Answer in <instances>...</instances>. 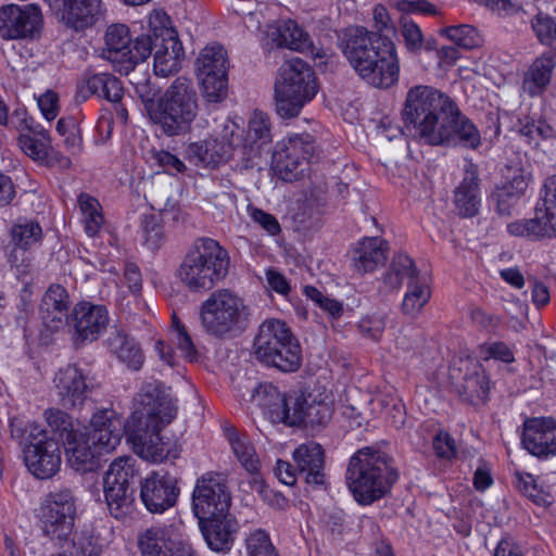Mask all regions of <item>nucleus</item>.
Here are the masks:
<instances>
[{
	"instance_id": "obj_1",
	"label": "nucleus",
	"mask_w": 556,
	"mask_h": 556,
	"mask_svg": "<svg viewBox=\"0 0 556 556\" xmlns=\"http://www.w3.org/2000/svg\"><path fill=\"white\" fill-rule=\"evenodd\" d=\"M374 27L353 25L339 36V48L351 67L367 84L389 88L399 80L400 64L396 47L386 33L394 31L388 9L376 4L372 10Z\"/></svg>"
},
{
	"instance_id": "obj_2",
	"label": "nucleus",
	"mask_w": 556,
	"mask_h": 556,
	"mask_svg": "<svg viewBox=\"0 0 556 556\" xmlns=\"http://www.w3.org/2000/svg\"><path fill=\"white\" fill-rule=\"evenodd\" d=\"M136 414L142 427L132 430L127 440L142 459L163 463L179 457L181 447L161 434V430L177 415L176 400L170 388L153 380L144 382L134 399Z\"/></svg>"
},
{
	"instance_id": "obj_3",
	"label": "nucleus",
	"mask_w": 556,
	"mask_h": 556,
	"mask_svg": "<svg viewBox=\"0 0 556 556\" xmlns=\"http://www.w3.org/2000/svg\"><path fill=\"white\" fill-rule=\"evenodd\" d=\"M345 479L356 502L370 505L390 493L399 472L391 455L378 445H370L350 458Z\"/></svg>"
},
{
	"instance_id": "obj_4",
	"label": "nucleus",
	"mask_w": 556,
	"mask_h": 556,
	"mask_svg": "<svg viewBox=\"0 0 556 556\" xmlns=\"http://www.w3.org/2000/svg\"><path fill=\"white\" fill-rule=\"evenodd\" d=\"M228 251L212 238L197 239L178 269L181 281L191 291H208L228 275Z\"/></svg>"
},
{
	"instance_id": "obj_5",
	"label": "nucleus",
	"mask_w": 556,
	"mask_h": 556,
	"mask_svg": "<svg viewBox=\"0 0 556 556\" xmlns=\"http://www.w3.org/2000/svg\"><path fill=\"white\" fill-rule=\"evenodd\" d=\"M11 438L18 442L28 471L37 479L54 477L62 464L61 445L36 422H25L14 417L10 421Z\"/></svg>"
},
{
	"instance_id": "obj_6",
	"label": "nucleus",
	"mask_w": 556,
	"mask_h": 556,
	"mask_svg": "<svg viewBox=\"0 0 556 556\" xmlns=\"http://www.w3.org/2000/svg\"><path fill=\"white\" fill-rule=\"evenodd\" d=\"M253 355L262 365L281 372H295L302 365L301 345L280 319H266L253 340Z\"/></svg>"
},
{
	"instance_id": "obj_7",
	"label": "nucleus",
	"mask_w": 556,
	"mask_h": 556,
	"mask_svg": "<svg viewBox=\"0 0 556 556\" xmlns=\"http://www.w3.org/2000/svg\"><path fill=\"white\" fill-rule=\"evenodd\" d=\"M453 102L450 96L432 86L409 88L402 111L405 130L426 142Z\"/></svg>"
},
{
	"instance_id": "obj_8",
	"label": "nucleus",
	"mask_w": 556,
	"mask_h": 556,
	"mask_svg": "<svg viewBox=\"0 0 556 556\" xmlns=\"http://www.w3.org/2000/svg\"><path fill=\"white\" fill-rule=\"evenodd\" d=\"M316 93L315 73L305 61L294 58L281 65L275 83V110L279 117L299 116Z\"/></svg>"
},
{
	"instance_id": "obj_9",
	"label": "nucleus",
	"mask_w": 556,
	"mask_h": 556,
	"mask_svg": "<svg viewBox=\"0 0 556 556\" xmlns=\"http://www.w3.org/2000/svg\"><path fill=\"white\" fill-rule=\"evenodd\" d=\"M160 104L151 122L164 135L174 137L190 130L199 110L198 93L190 79L177 77L160 97Z\"/></svg>"
},
{
	"instance_id": "obj_10",
	"label": "nucleus",
	"mask_w": 556,
	"mask_h": 556,
	"mask_svg": "<svg viewBox=\"0 0 556 556\" xmlns=\"http://www.w3.org/2000/svg\"><path fill=\"white\" fill-rule=\"evenodd\" d=\"M248 315L243 300L228 289L211 293L200 308L204 330L216 338L243 330Z\"/></svg>"
},
{
	"instance_id": "obj_11",
	"label": "nucleus",
	"mask_w": 556,
	"mask_h": 556,
	"mask_svg": "<svg viewBox=\"0 0 556 556\" xmlns=\"http://www.w3.org/2000/svg\"><path fill=\"white\" fill-rule=\"evenodd\" d=\"M103 58L124 75L129 74L136 65L146 61L152 53V36L143 34L135 39L125 24H112L104 35Z\"/></svg>"
},
{
	"instance_id": "obj_12",
	"label": "nucleus",
	"mask_w": 556,
	"mask_h": 556,
	"mask_svg": "<svg viewBox=\"0 0 556 556\" xmlns=\"http://www.w3.org/2000/svg\"><path fill=\"white\" fill-rule=\"evenodd\" d=\"M76 503L73 491L62 486L50 491L40 507V528L50 540L62 547L73 534Z\"/></svg>"
},
{
	"instance_id": "obj_13",
	"label": "nucleus",
	"mask_w": 556,
	"mask_h": 556,
	"mask_svg": "<svg viewBox=\"0 0 556 556\" xmlns=\"http://www.w3.org/2000/svg\"><path fill=\"white\" fill-rule=\"evenodd\" d=\"M222 139L233 148V155L242 161L243 167H252L253 160L271 142L269 116L254 111L245 132L235 124L226 125Z\"/></svg>"
},
{
	"instance_id": "obj_14",
	"label": "nucleus",
	"mask_w": 556,
	"mask_h": 556,
	"mask_svg": "<svg viewBox=\"0 0 556 556\" xmlns=\"http://www.w3.org/2000/svg\"><path fill=\"white\" fill-rule=\"evenodd\" d=\"M195 73L206 103H220L228 96V56L219 45H208L195 60Z\"/></svg>"
},
{
	"instance_id": "obj_15",
	"label": "nucleus",
	"mask_w": 556,
	"mask_h": 556,
	"mask_svg": "<svg viewBox=\"0 0 556 556\" xmlns=\"http://www.w3.org/2000/svg\"><path fill=\"white\" fill-rule=\"evenodd\" d=\"M507 231L532 240L556 237V174L544 179L534 217L509 223Z\"/></svg>"
},
{
	"instance_id": "obj_16",
	"label": "nucleus",
	"mask_w": 556,
	"mask_h": 556,
	"mask_svg": "<svg viewBox=\"0 0 556 556\" xmlns=\"http://www.w3.org/2000/svg\"><path fill=\"white\" fill-rule=\"evenodd\" d=\"M318 148L311 134H295L277 142L271 155L276 174L286 181L296 179L305 163L317 157Z\"/></svg>"
},
{
	"instance_id": "obj_17",
	"label": "nucleus",
	"mask_w": 556,
	"mask_h": 556,
	"mask_svg": "<svg viewBox=\"0 0 556 556\" xmlns=\"http://www.w3.org/2000/svg\"><path fill=\"white\" fill-rule=\"evenodd\" d=\"M425 143L431 146L459 144L468 149H477L481 143V136L477 126L462 113L454 101Z\"/></svg>"
},
{
	"instance_id": "obj_18",
	"label": "nucleus",
	"mask_w": 556,
	"mask_h": 556,
	"mask_svg": "<svg viewBox=\"0 0 556 556\" xmlns=\"http://www.w3.org/2000/svg\"><path fill=\"white\" fill-rule=\"evenodd\" d=\"M230 504L231 495L222 475L211 472L198 479L192 493V508L199 520L224 516Z\"/></svg>"
},
{
	"instance_id": "obj_19",
	"label": "nucleus",
	"mask_w": 556,
	"mask_h": 556,
	"mask_svg": "<svg viewBox=\"0 0 556 556\" xmlns=\"http://www.w3.org/2000/svg\"><path fill=\"white\" fill-rule=\"evenodd\" d=\"M42 28V14L35 4L0 8V37L4 40L36 39Z\"/></svg>"
},
{
	"instance_id": "obj_20",
	"label": "nucleus",
	"mask_w": 556,
	"mask_h": 556,
	"mask_svg": "<svg viewBox=\"0 0 556 556\" xmlns=\"http://www.w3.org/2000/svg\"><path fill=\"white\" fill-rule=\"evenodd\" d=\"M180 489L178 479L167 470L152 471L140 483V497L152 514H162L177 503Z\"/></svg>"
},
{
	"instance_id": "obj_21",
	"label": "nucleus",
	"mask_w": 556,
	"mask_h": 556,
	"mask_svg": "<svg viewBox=\"0 0 556 556\" xmlns=\"http://www.w3.org/2000/svg\"><path fill=\"white\" fill-rule=\"evenodd\" d=\"M109 312L104 305L91 302H78L68 318V325L74 331L75 344L96 341L109 325Z\"/></svg>"
},
{
	"instance_id": "obj_22",
	"label": "nucleus",
	"mask_w": 556,
	"mask_h": 556,
	"mask_svg": "<svg viewBox=\"0 0 556 556\" xmlns=\"http://www.w3.org/2000/svg\"><path fill=\"white\" fill-rule=\"evenodd\" d=\"M152 36V51H154V73L167 77L180 70L185 56L184 48L173 28L154 29Z\"/></svg>"
},
{
	"instance_id": "obj_23",
	"label": "nucleus",
	"mask_w": 556,
	"mask_h": 556,
	"mask_svg": "<svg viewBox=\"0 0 556 556\" xmlns=\"http://www.w3.org/2000/svg\"><path fill=\"white\" fill-rule=\"evenodd\" d=\"M54 382L60 404L67 409L80 408L93 388L88 376L76 365L60 369Z\"/></svg>"
},
{
	"instance_id": "obj_24",
	"label": "nucleus",
	"mask_w": 556,
	"mask_h": 556,
	"mask_svg": "<svg viewBox=\"0 0 556 556\" xmlns=\"http://www.w3.org/2000/svg\"><path fill=\"white\" fill-rule=\"evenodd\" d=\"M521 443L534 456L556 455V419L552 417L528 418L523 422Z\"/></svg>"
},
{
	"instance_id": "obj_25",
	"label": "nucleus",
	"mask_w": 556,
	"mask_h": 556,
	"mask_svg": "<svg viewBox=\"0 0 556 556\" xmlns=\"http://www.w3.org/2000/svg\"><path fill=\"white\" fill-rule=\"evenodd\" d=\"M138 544L143 556H192L191 546L177 538L172 526L147 529Z\"/></svg>"
},
{
	"instance_id": "obj_26",
	"label": "nucleus",
	"mask_w": 556,
	"mask_h": 556,
	"mask_svg": "<svg viewBox=\"0 0 556 556\" xmlns=\"http://www.w3.org/2000/svg\"><path fill=\"white\" fill-rule=\"evenodd\" d=\"M91 430L86 432L100 453H111L119 445L125 433L123 419L113 409L96 412L90 419Z\"/></svg>"
},
{
	"instance_id": "obj_27",
	"label": "nucleus",
	"mask_w": 556,
	"mask_h": 556,
	"mask_svg": "<svg viewBox=\"0 0 556 556\" xmlns=\"http://www.w3.org/2000/svg\"><path fill=\"white\" fill-rule=\"evenodd\" d=\"M50 4L61 2L60 14L63 24L76 31L92 28L103 20L105 9L102 0H47Z\"/></svg>"
},
{
	"instance_id": "obj_28",
	"label": "nucleus",
	"mask_w": 556,
	"mask_h": 556,
	"mask_svg": "<svg viewBox=\"0 0 556 556\" xmlns=\"http://www.w3.org/2000/svg\"><path fill=\"white\" fill-rule=\"evenodd\" d=\"M298 473L306 484L315 489H326L325 451L314 441L300 444L292 453Z\"/></svg>"
},
{
	"instance_id": "obj_29",
	"label": "nucleus",
	"mask_w": 556,
	"mask_h": 556,
	"mask_svg": "<svg viewBox=\"0 0 556 556\" xmlns=\"http://www.w3.org/2000/svg\"><path fill=\"white\" fill-rule=\"evenodd\" d=\"M465 370L462 381L455 384L458 395L467 403L485 402L490 390L489 379L478 362H462L458 371Z\"/></svg>"
},
{
	"instance_id": "obj_30",
	"label": "nucleus",
	"mask_w": 556,
	"mask_h": 556,
	"mask_svg": "<svg viewBox=\"0 0 556 556\" xmlns=\"http://www.w3.org/2000/svg\"><path fill=\"white\" fill-rule=\"evenodd\" d=\"M70 298L61 285H51L45 292L40 304V317L43 324L53 330L67 324Z\"/></svg>"
},
{
	"instance_id": "obj_31",
	"label": "nucleus",
	"mask_w": 556,
	"mask_h": 556,
	"mask_svg": "<svg viewBox=\"0 0 556 556\" xmlns=\"http://www.w3.org/2000/svg\"><path fill=\"white\" fill-rule=\"evenodd\" d=\"M199 525L204 540L212 551L225 553L231 548L237 522L228 513L224 516L203 518L199 520Z\"/></svg>"
},
{
	"instance_id": "obj_32",
	"label": "nucleus",
	"mask_w": 556,
	"mask_h": 556,
	"mask_svg": "<svg viewBox=\"0 0 556 556\" xmlns=\"http://www.w3.org/2000/svg\"><path fill=\"white\" fill-rule=\"evenodd\" d=\"M480 202L478 168L469 163L465 167L463 180L454 191V204L458 215L472 217L478 214Z\"/></svg>"
},
{
	"instance_id": "obj_33",
	"label": "nucleus",
	"mask_w": 556,
	"mask_h": 556,
	"mask_svg": "<svg viewBox=\"0 0 556 556\" xmlns=\"http://www.w3.org/2000/svg\"><path fill=\"white\" fill-rule=\"evenodd\" d=\"M388 242L378 237L364 238L352 252V262L359 274L371 273L386 264Z\"/></svg>"
},
{
	"instance_id": "obj_34",
	"label": "nucleus",
	"mask_w": 556,
	"mask_h": 556,
	"mask_svg": "<svg viewBox=\"0 0 556 556\" xmlns=\"http://www.w3.org/2000/svg\"><path fill=\"white\" fill-rule=\"evenodd\" d=\"M267 37L278 48L305 52L312 49L309 35L293 20H280L268 26Z\"/></svg>"
},
{
	"instance_id": "obj_35",
	"label": "nucleus",
	"mask_w": 556,
	"mask_h": 556,
	"mask_svg": "<svg viewBox=\"0 0 556 556\" xmlns=\"http://www.w3.org/2000/svg\"><path fill=\"white\" fill-rule=\"evenodd\" d=\"M64 447L67 463L74 470L87 472L98 466L101 453L86 432L80 431L64 442Z\"/></svg>"
},
{
	"instance_id": "obj_36",
	"label": "nucleus",
	"mask_w": 556,
	"mask_h": 556,
	"mask_svg": "<svg viewBox=\"0 0 556 556\" xmlns=\"http://www.w3.org/2000/svg\"><path fill=\"white\" fill-rule=\"evenodd\" d=\"M109 350L128 368L139 370L144 362V356L138 342L125 330L114 327L108 339Z\"/></svg>"
},
{
	"instance_id": "obj_37",
	"label": "nucleus",
	"mask_w": 556,
	"mask_h": 556,
	"mask_svg": "<svg viewBox=\"0 0 556 556\" xmlns=\"http://www.w3.org/2000/svg\"><path fill=\"white\" fill-rule=\"evenodd\" d=\"M92 94L110 102H118L123 97V87L112 74H86L85 81L78 86L77 97L87 100Z\"/></svg>"
},
{
	"instance_id": "obj_38",
	"label": "nucleus",
	"mask_w": 556,
	"mask_h": 556,
	"mask_svg": "<svg viewBox=\"0 0 556 556\" xmlns=\"http://www.w3.org/2000/svg\"><path fill=\"white\" fill-rule=\"evenodd\" d=\"M555 66V51L545 52L536 58L526 74L523 90L531 97L541 94L551 83Z\"/></svg>"
},
{
	"instance_id": "obj_39",
	"label": "nucleus",
	"mask_w": 556,
	"mask_h": 556,
	"mask_svg": "<svg viewBox=\"0 0 556 556\" xmlns=\"http://www.w3.org/2000/svg\"><path fill=\"white\" fill-rule=\"evenodd\" d=\"M286 393L273 383H261L254 392V400L264 409L269 420L274 424L283 422L288 424L289 416L282 408L285 403Z\"/></svg>"
},
{
	"instance_id": "obj_40",
	"label": "nucleus",
	"mask_w": 556,
	"mask_h": 556,
	"mask_svg": "<svg viewBox=\"0 0 556 556\" xmlns=\"http://www.w3.org/2000/svg\"><path fill=\"white\" fill-rule=\"evenodd\" d=\"M223 141L224 144H220L217 139L208 138L200 142H193L189 144L188 152L205 166H216L229 157L237 159L233 155V148L224 139Z\"/></svg>"
},
{
	"instance_id": "obj_41",
	"label": "nucleus",
	"mask_w": 556,
	"mask_h": 556,
	"mask_svg": "<svg viewBox=\"0 0 556 556\" xmlns=\"http://www.w3.org/2000/svg\"><path fill=\"white\" fill-rule=\"evenodd\" d=\"M330 406L321 401H316L311 395L306 396L303 413H291L288 426H320L326 424L331 417Z\"/></svg>"
},
{
	"instance_id": "obj_42",
	"label": "nucleus",
	"mask_w": 556,
	"mask_h": 556,
	"mask_svg": "<svg viewBox=\"0 0 556 556\" xmlns=\"http://www.w3.org/2000/svg\"><path fill=\"white\" fill-rule=\"evenodd\" d=\"M400 35L405 48L413 54H419L422 50L435 49V39L425 37L418 24L407 16H402L399 22Z\"/></svg>"
},
{
	"instance_id": "obj_43",
	"label": "nucleus",
	"mask_w": 556,
	"mask_h": 556,
	"mask_svg": "<svg viewBox=\"0 0 556 556\" xmlns=\"http://www.w3.org/2000/svg\"><path fill=\"white\" fill-rule=\"evenodd\" d=\"M139 476L136 460L130 456L114 459L103 477V484L123 485L134 488Z\"/></svg>"
},
{
	"instance_id": "obj_44",
	"label": "nucleus",
	"mask_w": 556,
	"mask_h": 556,
	"mask_svg": "<svg viewBox=\"0 0 556 556\" xmlns=\"http://www.w3.org/2000/svg\"><path fill=\"white\" fill-rule=\"evenodd\" d=\"M134 492V488L103 484L105 503L114 518L122 519L130 513L135 500Z\"/></svg>"
},
{
	"instance_id": "obj_45",
	"label": "nucleus",
	"mask_w": 556,
	"mask_h": 556,
	"mask_svg": "<svg viewBox=\"0 0 556 556\" xmlns=\"http://www.w3.org/2000/svg\"><path fill=\"white\" fill-rule=\"evenodd\" d=\"M431 292L426 279L416 276L408 280L407 291L402 303V311L409 316L417 315L430 300Z\"/></svg>"
},
{
	"instance_id": "obj_46",
	"label": "nucleus",
	"mask_w": 556,
	"mask_h": 556,
	"mask_svg": "<svg viewBox=\"0 0 556 556\" xmlns=\"http://www.w3.org/2000/svg\"><path fill=\"white\" fill-rule=\"evenodd\" d=\"M414 261L405 254H396L391 263L389 270L383 275L382 281L389 290L399 289L404 279H414L418 276Z\"/></svg>"
},
{
	"instance_id": "obj_47",
	"label": "nucleus",
	"mask_w": 556,
	"mask_h": 556,
	"mask_svg": "<svg viewBox=\"0 0 556 556\" xmlns=\"http://www.w3.org/2000/svg\"><path fill=\"white\" fill-rule=\"evenodd\" d=\"M229 442L237 459L251 473V477L260 476L261 462L248 437L232 432L229 434Z\"/></svg>"
},
{
	"instance_id": "obj_48",
	"label": "nucleus",
	"mask_w": 556,
	"mask_h": 556,
	"mask_svg": "<svg viewBox=\"0 0 556 556\" xmlns=\"http://www.w3.org/2000/svg\"><path fill=\"white\" fill-rule=\"evenodd\" d=\"M45 420L53 434H58L64 442L74 438L81 431L78 424L65 412L59 408H48L43 413Z\"/></svg>"
},
{
	"instance_id": "obj_49",
	"label": "nucleus",
	"mask_w": 556,
	"mask_h": 556,
	"mask_svg": "<svg viewBox=\"0 0 556 556\" xmlns=\"http://www.w3.org/2000/svg\"><path fill=\"white\" fill-rule=\"evenodd\" d=\"M135 92L141 100L143 108L151 121L160 104L161 88L153 84L149 77L141 76L132 81Z\"/></svg>"
},
{
	"instance_id": "obj_50",
	"label": "nucleus",
	"mask_w": 556,
	"mask_h": 556,
	"mask_svg": "<svg viewBox=\"0 0 556 556\" xmlns=\"http://www.w3.org/2000/svg\"><path fill=\"white\" fill-rule=\"evenodd\" d=\"M504 181L502 188L513 191L521 197L528 189L530 174L526 172L520 162L510 161L503 169Z\"/></svg>"
},
{
	"instance_id": "obj_51",
	"label": "nucleus",
	"mask_w": 556,
	"mask_h": 556,
	"mask_svg": "<svg viewBox=\"0 0 556 556\" xmlns=\"http://www.w3.org/2000/svg\"><path fill=\"white\" fill-rule=\"evenodd\" d=\"M444 33L455 46L467 50L478 48L483 42L478 29L471 25L450 26Z\"/></svg>"
},
{
	"instance_id": "obj_52",
	"label": "nucleus",
	"mask_w": 556,
	"mask_h": 556,
	"mask_svg": "<svg viewBox=\"0 0 556 556\" xmlns=\"http://www.w3.org/2000/svg\"><path fill=\"white\" fill-rule=\"evenodd\" d=\"M514 484L529 500H531L538 506L549 505V495L542 491L538 484L535 478L530 473L515 472Z\"/></svg>"
},
{
	"instance_id": "obj_53",
	"label": "nucleus",
	"mask_w": 556,
	"mask_h": 556,
	"mask_svg": "<svg viewBox=\"0 0 556 556\" xmlns=\"http://www.w3.org/2000/svg\"><path fill=\"white\" fill-rule=\"evenodd\" d=\"M245 556H278V553L269 534L263 529H255L245 538Z\"/></svg>"
},
{
	"instance_id": "obj_54",
	"label": "nucleus",
	"mask_w": 556,
	"mask_h": 556,
	"mask_svg": "<svg viewBox=\"0 0 556 556\" xmlns=\"http://www.w3.org/2000/svg\"><path fill=\"white\" fill-rule=\"evenodd\" d=\"M538 40L552 49H556V20L548 14L538 13L531 21Z\"/></svg>"
},
{
	"instance_id": "obj_55",
	"label": "nucleus",
	"mask_w": 556,
	"mask_h": 556,
	"mask_svg": "<svg viewBox=\"0 0 556 556\" xmlns=\"http://www.w3.org/2000/svg\"><path fill=\"white\" fill-rule=\"evenodd\" d=\"M249 485L251 490L255 491L270 507L279 510H283L288 507V500L281 493L268 488L261 476L251 477Z\"/></svg>"
},
{
	"instance_id": "obj_56",
	"label": "nucleus",
	"mask_w": 556,
	"mask_h": 556,
	"mask_svg": "<svg viewBox=\"0 0 556 556\" xmlns=\"http://www.w3.org/2000/svg\"><path fill=\"white\" fill-rule=\"evenodd\" d=\"M520 135L530 144L539 146L540 140L552 139L556 136L555 129L545 121H529L520 128Z\"/></svg>"
},
{
	"instance_id": "obj_57",
	"label": "nucleus",
	"mask_w": 556,
	"mask_h": 556,
	"mask_svg": "<svg viewBox=\"0 0 556 556\" xmlns=\"http://www.w3.org/2000/svg\"><path fill=\"white\" fill-rule=\"evenodd\" d=\"M41 227L36 222H26L17 224L12 229V238L14 243L22 248L27 249L34 243L38 242L41 238Z\"/></svg>"
},
{
	"instance_id": "obj_58",
	"label": "nucleus",
	"mask_w": 556,
	"mask_h": 556,
	"mask_svg": "<svg viewBox=\"0 0 556 556\" xmlns=\"http://www.w3.org/2000/svg\"><path fill=\"white\" fill-rule=\"evenodd\" d=\"M50 140L41 137H34L29 134H20L18 144L23 152L35 161H43L48 155V146Z\"/></svg>"
},
{
	"instance_id": "obj_59",
	"label": "nucleus",
	"mask_w": 556,
	"mask_h": 556,
	"mask_svg": "<svg viewBox=\"0 0 556 556\" xmlns=\"http://www.w3.org/2000/svg\"><path fill=\"white\" fill-rule=\"evenodd\" d=\"M479 352L484 361L491 358L506 364L515 362V354L513 350L504 342L484 343L479 346Z\"/></svg>"
},
{
	"instance_id": "obj_60",
	"label": "nucleus",
	"mask_w": 556,
	"mask_h": 556,
	"mask_svg": "<svg viewBox=\"0 0 556 556\" xmlns=\"http://www.w3.org/2000/svg\"><path fill=\"white\" fill-rule=\"evenodd\" d=\"M71 556H100V547L92 536L86 533H75L71 540Z\"/></svg>"
},
{
	"instance_id": "obj_61",
	"label": "nucleus",
	"mask_w": 556,
	"mask_h": 556,
	"mask_svg": "<svg viewBox=\"0 0 556 556\" xmlns=\"http://www.w3.org/2000/svg\"><path fill=\"white\" fill-rule=\"evenodd\" d=\"M386 327L383 315L375 314L363 317L358 323L361 333L371 340H379Z\"/></svg>"
},
{
	"instance_id": "obj_62",
	"label": "nucleus",
	"mask_w": 556,
	"mask_h": 556,
	"mask_svg": "<svg viewBox=\"0 0 556 556\" xmlns=\"http://www.w3.org/2000/svg\"><path fill=\"white\" fill-rule=\"evenodd\" d=\"M435 455L442 459H452L456 456L455 440L446 431H439L432 440Z\"/></svg>"
},
{
	"instance_id": "obj_63",
	"label": "nucleus",
	"mask_w": 556,
	"mask_h": 556,
	"mask_svg": "<svg viewBox=\"0 0 556 556\" xmlns=\"http://www.w3.org/2000/svg\"><path fill=\"white\" fill-rule=\"evenodd\" d=\"M493 197L496 201V211L501 216L511 215L515 206L522 198L521 195L513 191H508L502 187L497 188Z\"/></svg>"
},
{
	"instance_id": "obj_64",
	"label": "nucleus",
	"mask_w": 556,
	"mask_h": 556,
	"mask_svg": "<svg viewBox=\"0 0 556 556\" xmlns=\"http://www.w3.org/2000/svg\"><path fill=\"white\" fill-rule=\"evenodd\" d=\"M172 340L189 362H194L198 359V351L187 329L174 332L172 334Z\"/></svg>"
}]
</instances>
